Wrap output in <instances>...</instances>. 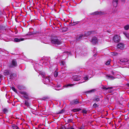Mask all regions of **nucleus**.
<instances>
[{"mask_svg":"<svg viewBox=\"0 0 129 129\" xmlns=\"http://www.w3.org/2000/svg\"><path fill=\"white\" fill-rule=\"evenodd\" d=\"M79 103V102L77 99L74 100L72 102V103L73 104H76Z\"/></svg>","mask_w":129,"mask_h":129,"instance_id":"f3484780","label":"nucleus"},{"mask_svg":"<svg viewBox=\"0 0 129 129\" xmlns=\"http://www.w3.org/2000/svg\"><path fill=\"white\" fill-rule=\"evenodd\" d=\"M58 75V72L56 71H55L54 73V77H57Z\"/></svg>","mask_w":129,"mask_h":129,"instance_id":"c756f323","label":"nucleus"},{"mask_svg":"<svg viewBox=\"0 0 129 129\" xmlns=\"http://www.w3.org/2000/svg\"><path fill=\"white\" fill-rule=\"evenodd\" d=\"M51 42L53 44L57 45H60L61 43V42L59 40L57 39L56 38H52Z\"/></svg>","mask_w":129,"mask_h":129,"instance_id":"f03ea898","label":"nucleus"},{"mask_svg":"<svg viewBox=\"0 0 129 129\" xmlns=\"http://www.w3.org/2000/svg\"><path fill=\"white\" fill-rule=\"evenodd\" d=\"M107 78L110 79L112 80L116 78V76H111L110 75H107L106 76Z\"/></svg>","mask_w":129,"mask_h":129,"instance_id":"4468645a","label":"nucleus"},{"mask_svg":"<svg viewBox=\"0 0 129 129\" xmlns=\"http://www.w3.org/2000/svg\"><path fill=\"white\" fill-rule=\"evenodd\" d=\"M79 22H80L79 21H76V22H73L72 23L71 25H73V26L75 25H76V24H78V23H79Z\"/></svg>","mask_w":129,"mask_h":129,"instance_id":"393cba45","label":"nucleus"},{"mask_svg":"<svg viewBox=\"0 0 129 129\" xmlns=\"http://www.w3.org/2000/svg\"><path fill=\"white\" fill-rule=\"evenodd\" d=\"M128 67H129V65L128 66Z\"/></svg>","mask_w":129,"mask_h":129,"instance_id":"4d7b16f0","label":"nucleus"},{"mask_svg":"<svg viewBox=\"0 0 129 129\" xmlns=\"http://www.w3.org/2000/svg\"><path fill=\"white\" fill-rule=\"evenodd\" d=\"M31 36H32L33 38H34V39H36L37 40H39L41 38V36L39 35H32Z\"/></svg>","mask_w":129,"mask_h":129,"instance_id":"ddd939ff","label":"nucleus"},{"mask_svg":"<svg viewBox=\"0 0 129 129\" xmlns=\"http://www.w3.org/2000/svg\"><path fill=\"white\" fill-rule=\"evenodd\" d=\"M40 75L43 78V82L44 84H50V77H46L44 74H41Z\"/></svg>","mask_w":129,"mask_h":129,"instance_id":"f257e3e1","label":"nucleus"},{"mask_svg":"<svg viewBox=\"0 0 129 129\" xmlns=\"http://www.w3.org/2000/svg\"><path fill=\"white\" fill-rule=\"evenodd\" d=\"M113 88L112 87H104L103 88L104 89L106 90L109 89V92L111 93L113 91V90L112 89Z\"/></svg>","mask_w":129,"mask_h":129,"instance_id":"9b49d317","label":"nucleus"},{"mask_svg":"<svg viewBox=\"0 0 129 129\" xmlns=\"http://www.w3.org/2000/svg\"><path fill=\"white\" fill-rule=\"evenodd\" d=\"M118 54L117 53L115 52H112L111 53V55L113 56H115L116 55Z\"/></svg>","mask_w":129,"mask_h":129,"instance_id":"c9c22d12","label":"nucleus"},{"mask_svg":"<svg viewBox=\"0 0 129 129\" xmlns=\"http://www.w3.org/2000/svg\"><path fill=\"white\" fill-rule=\"evenodd\" d=\"M63 24H64V23H63Z\"/></svg>","mask_w":129,"mask_h":129,"instance_id":"6e6d98bb","label":"nucleus"},{"mask_svg":"<svg viewBox=\"0 0 129 129\" xmlns=\"http://www.w3.org/2000/svg\"><path fill=\"white\" fill-rule=\"evenodd\" d=\"M17 66V63L15 60H13L11 62V63L10 64L9 67L10 68H14L16 67Z\"/></svg>","mask_w":129,"mask_h":129,"instance_id":"20e7f679","label":"nucleus"},{"mask_svg":"<svg viewBox=\"0 0 129 129\" xmlns=\"http://www.w3.org/2000/svg\"><path fill=\"white\" fill-rule=\"evenodd\" d=\"M82 112L85 114H86L87 112V111L86 109H83L82 110Z\"/></svg>","mask_w":129,"mask_h":129,"instance_id":"4c0bfd02","label":"nucleus"},{"mask_svg":"<svg viewBox=\"0 0 129 129\" xmlns=\"http://www.w3.org/2000/svg\"><path fill=\"white\" fill-rule=\"evenodd\" d=\"M124 28L125 30H127L129 29V25H125L124 27Z\"/></svg>","mask_w":129,"mask_h":129,"instance_id":"a878e982","label":"nucleus"},{"mask_svg":"<svg viewBox=\"0 0 129 129\" xmlns=\"http://www.w3.org/2000/svg\"><path fill=\"white\" fill-rule=\"evenodd\" d=\"M117 48L121 50H122L124 48V44L122 43H119L117 45Z\"/></svg>","mask_w":129,"mask_h":129,"instance_id":"1a4fd4ad","label":"nucleus"},{"mask_svg":"<svg viewBox=\"0 0 129 129\" xmlns=\"http://www.w3.org/2000/svg\"><path fill=\"white\" fill-rule=\"evenodd\" d=\"M115 74V73L114 72H113V71H112L111 72V74L112 75H114L113 76H115V75H116Z\"/></svg>","mask_w":129,"mask_h":129,"instance_id":"c03bdc74","label":"nucleus"},{"mask_svg":"<svg viewBox=\"0 0 129 129\" xmlns=\"http://www.w3.org/2000/svg\"><path fill=\"white\" fill-rule=\"evenodd\" d=\"M7 111V109H3V111L4 112H6Z\"/></svg>","mask_w":129,"mask_h":129,"instance_id":"a18cd8bd","label":"nucleus"},{"mask_svg":"<svg viewBox=\"0 0 129 129\" xmlns=\"http://www.w3.org/2000/svg\"><path fill=\"white\" fill-rule=\"evenodd\" d=\"M85 82V81H83V82H79L78 83L79 84H80V83H83V82Z\"/></svg>","mask_w":129,"mask_h":129,"instance_id":"09e8293b","label":"nucleus"},{"mask_svg":"<svg viewBox=\"0 0 129 129\" xmlns=\"http://www.w3.org/2000/svg\"><path fill=\"white\" fill-rule=\"evenodd\" d=\"M128 61V60L127 59L125 58L122 59L120 60V61L122 63L126 62H127Z\"/></svg>","mask_w":129,"mask_h":129,"instance_id":"412c9836","label":"nucleus"},{"mask_svg":"<svg viewBox=\"0 0 129 129\" xmlns=\"http://www.w3.org/2000/svg\"><path fill=\"white\" fill-rule=\"evenodd\" d=\"M74 84H68L67 85H65V87H71L72 86H73Z\"/></svg>","mask_w":129,"mask_h":129,"instance_id":"72a5a7b5","label":"nucleus"},{"mask_svg":"<svg viewBox=\"0 0 129 129\" xmlns=\"http://www.w3.org/2000/svg\"><path fill=\"white\" fill-rule=\"evenodd\" d=\"M24 40L23 38H20L18 39L17 38H15L14 39V41L15 42H18L22 41Z\"/></svg>","mask_w":129,"mask_h":129,"instance_id":"2eb2a0df","label":"nucleus"},{"mask_svg":"<svg viewBox=\"0 0 129 129\" xmlns=\"http://www.w3.org/2000/svg\"><path fill=\"white\" fill-rule=\"evenodd\" d=\"M24 104L25 105L27 106V107H28L29 106V103L26 101H25Z\"/></svg>","mask_w":129,"mask_h":129,"instance_id":"7c9ffc66","label":"nucleus"},{"mask_svg":"<svg viewBox=\"0 0 129 129\" xmlns=\"http://www.w3.org/2000/svg\"><path fill=\"white\" fill-rule=\"evenodd\" d=\"M34 68L36 71H40L41 70V68H42V66L37 63H36L34 66Z\"/></svg>","mask_w":129,"mask_h":129,"instance_id":"39448f33","label":"nucleus"},{"mask_svg":"<svg viewBox=\"0 0 129 129\" xmlns=\"http://www.w3.org/2000/svg\"><path fill=\"white\" fill-rule=\"evenodd\" d=\"M83 79L85 81H87L88 80V76H87L84 77Z\"/></svg>","mask_w":129,"mask_h":129,"instance_id":"2f4dec72","label":"nucleus"},{"mask_svg":"<svg viewBox=\"0 0 129 129\" xmlns=\"http://www.w3.org/2000/svg\"><path fill=\"white\" fill-rule=\"evenodd\" d=\"M57 129H64V125H61L57 127Z\"/></svg>","mask_w":129,"mask_h":129,"instance_id":"aec40b11","label":"nucleus"},{"mask_svg":"<svg viewBox=\"0 0 129 129\" xmlns=\"http://www.w3.org/2000/svg\"><path fill=\"white\" fill-rule=\"evenodd\" d=\"M93 106L94 107L96 108L98 107V105L96 103H95L93 105Z\"/></svg>","mask_w":129,"mask_h":129,"instance_id":"58836bf2","label":"nucleus"},{"mask_svg":"<svg viewBox=\"0 0 129 129\" xmlns=\"http://www.w3.org/2000/svg\"><path fill=\"white\" fill-rule=\"evenodd\" d=\"M65 129H75L74 128H73L72 127H68L67 128H66L65 127Z\"/></svg>","mask_w":129,"mask_h":129,"instance_id":"37998d69","label":"nucleus"},{"mask_svg":"<svg viewBox=\"0 0 129 129\" xmlns=\"http://www.w3.org/2000/svg\"><path fill=\"white\" fill-rule=\"evenodd\" d=\"M102 13L101 12H95L93 13V14L94 15H101L102 14Z\"/></svg>","mask_w":129,"mask_h":129,"instance_id":"4be33fe9","label":"nucleus"},{"mask_svg":"<svg viewBox=\"0 0 129 129\" xmlns=\"http://www.w3.org/2000/svg\"><path fill=\"white\" fill-rule=\"evenodd\" d=\"M20 93L22 94L27 95V93L25 92H21Z\"/></svg>","mask_w":129,"mask_h":129,"instance_id":"e433bc0d","label":"nucleus"},{"mask_svg":"<svg viewBox=\"0 0 129 129\" xmlns=\"http://www.w3.org/2000/svg\"><path fill=\"white\" fill-rule=\"evenodd\" d=\"M81 110V109H74L73 110V111L74 112H75L77 111H79Z\"/></svg>","mask_w":129,"mask_h":129,"instance_id":"c85d7f7f","label":"nucleus"},{"mask_svg":"<svg viewBox=\"0 0 129 129\" xmlns=\"http://www.w3.org/2000/svg\"><path fill=\"white\" fill-rule=\"evenodd\" d=\"M63 20L64 21V19H63Z\"/></svg>","mask_w":129,"mask_h":129,"instance_id":"864d4df0","label":"nucleus"},{"mask_svg":"<svg viewBox=\"0 0 129 129\" xmlns=\"http://www.w3.org/2000/svg\"><path fill=\"white\" fill-rule=\"evenodd\" d=\"M83 37V35H81L80 36L77 37L76 39L77 41L79 40L82 38Z\"/></svg>","mask_w":129,"mask_h":129,"instance_id":"a211bd4d","label":"nucleus"},{"mask_svg":"<svg viewBox=\"0 0 129 129\" xmlns=\"http://www.w3.org/2000/svg\"><path fill=\"white\" fill-rule=\"evenodd\" d=\"M94 91H95V89H92V90H90L87 91V92L88 93H91L93 92H94Z\"/></svg>","mask_w":129,"mask_h":129,"instance_id":"cd10ccee","label":"nucleus"},{"mask_svg":"<svg viewBox=\"0 0 129 129\" xmlns=\"http://www.w3.org/2000/svg\"><path fill=\"white\" fill-rule=\"evenodd\" d=\"M71 120H69V121H70Z\"/></svg>","mask_w":129,"mask_h":129,"instance_id":"603ef678","label":"nucleus"},{"mask_svg":"<svg viewBox=\"0 0 129 129\" xmlns=\"http://www.w3.org/2000/svg\"><path fill=\"white\" fill-rule=\"evenodd\" d=\"M121 1L123 2L124 3L125 0H121Z\"/></svg>","mask_w":129,"mask_h":129,"instance_id":"de8ad7c7","label":"nucleus"},{"mask_svg":"<svg viewBox=\"0 0 129 129\" xmlns=\"http://www.w3.org/2000/svg\"><path fill=\"white\" fill-rule=\"evenodd\" d=\"M123 34L124 35H125V36L126 37L128 38L129 39V34H127L125 33H123Z\"/></svg>","mask_w":129,"mask_h":129,"instance_id":"f704fd0d","label":"nucleus"},{"mask_svg":"<svg viewBox=\"0 0 129 129\" xmlns=\"http://www.w3.org/2000/svg\"><path fill=\"white\" fill-rule=\"evenodd\" d=\"M60 66L62 67L61 69H63V70H64V60H62L60 61ZM61 72L63 74L64 73V72H63L62 70L61 71Z\"/></svg>","mask_w":129,"mask_h":129,"instance_id":"423d86ee","label":"nucleus"},{"mask_svg":"<svg viewBox=\"0 0 129 129\" xmlns=\"http://www.w3.org/2000/svg\"><path fill=\"white\" fill-rule=\"evenodd\" d=\"M93 32V31H92L88 32L86 34V35L87 37L88 36L90 35Z\"/></svg>","mask_w":129,"mask_h":129,"instance_id":"bb28decb","label":"nucleus"},{"mask_svg":"<svg viewBox=\"0 0 129 129\" xmlns=\"http://www.w3.org/2000/svg\"><path fill=\"white\" fill-rule=\"evenodd\" d=\"M51 86H53V87H54V86H53V85H54V84H53V83H52L51 84Z\"/></svg>","mask_w":129,"mask_h":129,"instance_id":"49530a36","label":"nucleus"},{"mask_svg":"<svg viewBox=\"0 0 129 129\" xmlns=\"http://www.w3.org/2000/svg\"><path fill=\"white\" fill-rule=\"evenodd\" d=\"M2 77V76L0 75V78Z\"/></svg>","mask_w":129,"mask_h":129,"instance_id":"3c124183","label":"nucleus"},{"mask_svg":"<svg viewBox=\"0 0 129 129\" xmlns=\"http://www.w3.org/2000/svg\"><path fill=\"white\" fill-rule=\"evenodd\" d=\"M54 89L56 90H59L61 89V88H60V85H59L57 86H55L54 87Z\"/></svg>","mask_w":129,"mask_h":129,"instance_id":"5701e85b","label":"nucleus"},{"mask_svg":"<svg viewBox=\"0 0 129 129\" xmlns=\"http://www.w3.org/2000/svg\"><path fill=\"white\" fill-rule=\"evenodd\" d=\"M68 52H65V54L66 53V54H68Z\"/></svg>","mask_w":129,"mask_h":129,"instance_id":"8fccbe9b","label":"nucleus"},{"mask_svg":"<svg viewBox=\"0 0 129 129\" xmlns=\"http://www.w3.org/2000/svg\"><path fill=\"white\" fill-rule=\"evenodd\" d=\"M50 58L49 57H44L42 59V60H44V62L43 63V64L46 66H47L48 63L50 64Z\"/></svg>","mask_w":129,"mask_h":129,"instance_id":"7ed1b4c3","label":"nucleus"},{"mask_svg":"<svg viewBox=\"0 0 129 129\" xmlns=\"http://www.w3.org/2000/svg\"><path fill=\"white\" fill-rule=\"evenodd\" d=\"M64 108L63 109H62L61 110L59 111L58 112V113L59 114H61L62 113H63L64 112Z\"/></svg>","mask_w":129,"mask_h":129,"instance_id":"473e14b6","label":"nucleus"},{"mask_svg":"<svg viewBox=\"0 0 129 129\" xmlns=\"http://www.w3.org/2000/svg\"><path fill=\"white\" fill-rule=\"evenodd\" d=\"M9 71L8 70H5L4 71V75L6 76L9 75Z\"/></svg>","mask_w":129,"mask_h":129,"instance_id":"6ab92c4d","label":"nucleus"},{"mask_svg":"<svg viewBox=\"0 0 129 129\" xmlns=\"http://www.w3.org/2000/svg\"><path fill=\"white\" fill-rule=\"evenodd\" d=\"M128 86H129V84H128Z\"/></svg>","mask_w":129,"mask_h":129,"instance_id":"5fc2aeb1","label":"nucleus"},{"mask_svg":"<svg viewBox=\"0 0 129 129\" xmlns=\"http://www.w3.org/2000/svg\"><path fill=\"white\" fill-rule=\"evenodd\" d=\"M12 89L13 91H14L15 92H17V90L14 87H12Z\"/></svg>","mask_w":129,"mask_h":129,"instance_id":"a19ab883","label":"nucleus"},{"mask_svg":"<svg viewBox=\"0 0 129 129\" xmlns=\"http://www.w3.org/2000/svg\"><path fill=\"white\" fill-rule=\"evenodd\" d=\"M111 61V59H109L106 62L105 64L107 65H108L110 64V63Z\"/></svg>","mask_w":129,"mask_h":129,"instance_id":"b1692460","label":"nucleus"},{"mask_svg":"<svg viewBox=\"0 0 129 129\" xmlns=\"http://www.w3.org/2000/svg\"><path fill=\"white\" fill-rule=\"evenodd\" d=\"M118 0H113L112 2V4L113 6L116 7L117 6L118 4Z\"/></svg>","mask_w":129,"mask_h":129,"instance_id":"f8f14e48","label":"nucleus"},{"mask_svg":"<svg viewBox=\"0 0 129 129\" xmlns=\"http://www.w3.org/2000/svg\"><path fill=\"white\" fill-rule=\"evenodd\" d=\"M18 88L19 89L21 90L22 89L23 87L22 86L19 85L18 86Z\"/></svg>","mask_w":129,"mask_h":129,"instance_id":"ea45409f","label":"nucleus"},{"mask_svg":"<svg viewBox=\"0 0 129 129\" xmlns=\"http://www.w3.org/2000/svg\"><path fill=\"white\" fill-rule=\"evenodd\" d=\"M90 41L93 44H95L98 43V39L96 37H94Z\"/></svg>","mask_w":129,"mask_h":129,"instance_id":"0eeeda50","label":"nucleus"},{"mask_svg":"<svg viewBox=\"0 0 129 129\" xmlns=\"http://www.w3.org/2000/svg\"><path fill=\"white\" fill-rule=\"evenodd\" d=\"M114 41L116 43L119 42L120 40V37L118 35H115L113 38Z\"/></svg>","mask_w":129,"mask_h":129,"instance_id":"6e6552de","label":"nucleus"},{"mask_svg":"<svg viewBox=\"0 0 129 129\" xmlns=\"http://www.w3.org/2000/svg\"><path fill=\"white\" fill-rule=\"evenodd\" d=\"M80 77L77 75H74L73 76L72 79L74 81H77L80 80Z\"/></svg>","mask_w":129,"mask_h":129,"instance_id":"9d476101","label":"nucleus"},{"mask_svg":"<svg viewBox=\"0 0 129 129\" xmlns=\"http://www.w3.org/2000/svg\"><path fill=\"white\" fill-rule=\"evenodd\" d=\"M93 101L96 102H98L100 101V98L99 96H95L93 99Z\"/></svg>","mask_w":129,"mask_h":129,"instance_id":"dca6fc26","label":"nucleus"},{"mask_svg":"<svg viewBox=\"0 0 129 129\" xmlns=\"http://www.w3.org/2000/svg\"><path fill=\"white\" fill-rule=\"evenodd\" d=\"M60 31L62 32H64V28H62L60 29Z\"/></svg>","mask_w":129,"mask_h":129,"instance_id":"79ce46f5","label":"nucleus"}]
</instances>
